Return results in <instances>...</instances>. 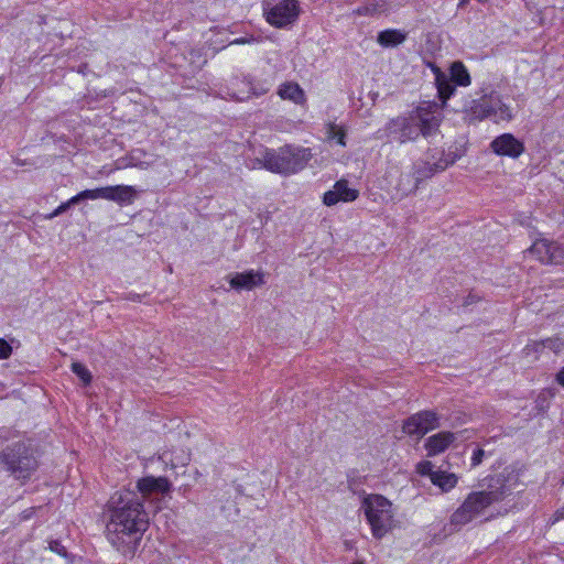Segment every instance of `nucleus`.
Returning a JSON list of instances; mask_svg holds the SVG:
<instances>
[{"label": "nucleus", "mask_w": 564, "mask_h": 564, "mask_svg": "<svg viewBox=\"0 0 564 564\" xmlns=\"http://www.w3.org/2000/svg\"><path fill=\"white\" fill-rule=\"evenodd\" d=\"M108 508L107 539L118 550L124 546L131 549L149 525V517L139 495L128 489L117 491L111 496Z\"/></svg>", "instance_id": "f257e3e1"}, {"label": "nucleus", "mask_w": 564, "mask_h": 564, "mask_svg": "<svg viewBox=\"0 0 564 564\" xmlns=\"http://www.w3.org/2000/svg\"><path fill=\"white\" fill-rule=\"evenodd\" d=\"M476 95L477 97L467 99L463 108L469 122L490 119L495 123H508L516 118L514 108L491 85L484 83Z\"/></svg>", "instance_id": "f03ea898"}, {"label": "nucleus", "mask_w": 564, "mask_h": 564, "mask_svg": "<svg viewBox=\"0 0 564 564\" xmlns=\"http://www.w3.org/2000/svg\"><path fill=\"white\" fill-rule=\"evenodd\" d=\"M360 509L370 527L372 536L377 540L383 539L400 524L397 508L392 501L382 495L369 494L365 496Z\"/></svg>", "instance_id": "7ed1b4c3"}, {"label": "nucleus", "mask_w": 564, "mask_h": 564, "mask_svg": "<svg viewBox=\"0 0 564 564\" xmlns=\"http://www.w3.org/2000/svg\"><path fill=\"white\" fill-rule=\"evenodd\" d=\"M311 158L310 149L286 145L276 151L267 149L258 161L272 173L290 175L303 170Z\"/></svg>", "instance_id": "20e7f679"}, {"label": "nucleus", "mask_w": 564, "mask_h": 564, "mask_svg": "<svg viewBox=\"0 0 564 564\" xmlns=\"http://www.w3.org/2000/svg\"><path fill=\"white\" fill-rule=\"evenodd\" d=\"M503 492L475 491L467 496L464 502L451 517V523L455 527H463L484 514L485 510L494 502L502 500Z\"/></svg>", "instance_id": "39448f33"}, {"label": "nucleus", "mask_w": 564, "mask_h": 564, "mask_svg": "<svg viewBox=\"0 0 564 564\" xmlns=\"http://www.w3.org/2000/svg\"><path fill=\"white\" fill-rule=\"evenodd\" d=\"M431 174V169H429V173H421L415 167L402 171L398 166H391L384 174V184L381 187L390 193L392 198L400 200L413 193L417 188L420 181Z\"/></svg>", "instance_id": "423d86ee"}, {"label": "nucleus", "mask_w": 564, "mask_h": 564, "mask_svg": "<svg viewBox=\"0 0 564 564\" xmlns=\"http://www.w3.org/2000/svg\"><path fill=\"white\" fill-rule=\"evenodd\" d=\"M434 74L442 106L454 95L456 90L455 85L467 87L471 84L470 75L462 62H454L451 65L449 75L441 72L438 68L434 69Z\"/></svg>", "instance_id": "0eeeda50"}, {"label": "nucleus", "mask_w": 564, "mask_h": 564, "mask_svg": "<svg viewBox=\"0 0 564 564\" xmlns=\"http://www.w3.org/2000/svg\"><path fill=\"white\" fill-rule=\"evenodd\" d=\"M263 12L269 24L280 29L286 28L299 17V2L297 0H264Z\"/></svg>", "instance_id": "6e6552de"}, {"label": "nucleus", "mask_w": 564, "mask_h": 564, "mask_svg": "<svg viewBox=\"0 0 564 564\" xmlns=\"http://www.w3.org/2000/svg\"><path fill=\"white\" fill-rule=\"evenodd\" d=\"M412 115L425 138L435 134L443 120L442 107L433 101L422 102Z\"/></svg>", "instance_id": "1a4fd4ad"}, {"label": "nucleus", "mask_w": 564, "mask_h": 564, "mask_svg": "<svg viewBox=\"0 0 564 564\" xmlns=\"http://www.w3.org/2000/svg\"><path fill=\"white\" fill-rule=\"evenodd\" d=\"M527 252L544 264L564 263V245L546 238H538Z\"/></svg>", "instance_id": "9d476101"}, {"label": "nucleus", "mask_w": 564, "mask_h": 564, "mask_svg": "<svg viewBox=\"0 0 564 564\" xmlns=\"http://www.w3.org/2000/svg\"><path fill=\"white\" fill-rule=\"evenodd\" d=\"M268 90L269 88L267 86H258L249 77L243 76L242 78L232 79L231 87L225 95H221V98L243 101L249 99L251 96H262Z\"/></svg>", "instance_id": "9b49d317"}, {"label": "nucleus", "mask_w": 564, "mask_h": 564, "mask_svg": "<svg viewBox=\"0 0 564 564\" xmlns=\"http://www.w3.org/2000/svg\"><path fill=\"white\" fill-rule=\"evenodd\" d=\"M440 426V417L433 411H422L410 416L403 423V432L409 435L423 436Z\"/></svg>", "instance_id": "f8f14e48"}, {"label": "nucleus", "mask_w": 564, "mask_h": 564, "mask_svg": "<svg viewBox=\"0 0 564 564\" xmlns=\"http://www.w3.org/2000/svg\"><path fill=\"white\" fill-rule=\"evenodd\" d=\"M139 195V191L132 185H110L97 188V198L115 202L120 206L131 205Z\"/></svg>", "instance_id": "ddd939ff"}, {"label": "nucleus", "mask_w": 564, "mask_h": 564, "mask_svg": "<svg viewBox=\"0 0 564 564\" xmlns=\"http://www.w3.org/2000/svg\"><path fill=\"white\" fill-rule=\"evenodd\" d=\"M490 149L497 155L518 159L524 152V144L512 133H502L490 142Z\"/></svg>", "instance_id": "4468645a"}, {"label": "nucleus", "mask_w": 564, "mask_h": 564, "mask_svg": "<svg viewBox=\"0 0 564 564\" xmlns=\"http://www.w3.org/2000/svg\"><path fill=\"white\" fill-rule=\"evenodd\" d=\"M230 288L236 291H251L265 283V274L261 270H247L227 276Z\"/></svg>", "instance_id": "2eb2a0df"}, {"label": "nucleus", "mask_w": 564, "mask_h": 564, "mask_svg": "<svg viewBox=\"0 0 564 564\" xmlns=\"http://www.w3.org/2000/svg\"><path fill=\"white\" fill-rule=\"evenodd\" d=\"M359 192L349 186L346 180L337 181L332 189L324 193L323 203L326 206H334L337 203H350L358 198Z\"/></svg>", "instance_id": "dca6fc26"}, {"label": "nucleus", "mask_w": 564, "mask_h": 564, "mask_svg": "<svg viewBox=\"0 0 564 564\" xmlns=\"http://www.w3.org/2000/svg\"><path fill=\"white\" fill-rule=\"evenodd\" d=\"M389 132H399L398 140L401 143L415 140L419 135H422L419 124L413 120L412 112L409 117L397 118L389 123Z\"/></svg>", "instance_id": "f3484780"}, {"label": "nucleus", "mask_w": 564, "mask_h": 564, "mask_svg": "<svg viewBox=\"0 0 564 564\" xmlns=\"http://www.w3.org/2000/svg\"><path fill=\"white\" fill-rule=\"evenodd\" d=\"M3 460L9 466V469L17 475L18 478H28L32 471L37 467L36 460L29 456L10 457L9 454H3Z\"/></svg>", "instance_id": "a211bd4d"}, {"label": "nucleus", "mask_w": 564, "mask_h": 564, "mask_svg": "<svg viewBox=\"0 0 564 564\" xmlns=\"http://www.w3.org/2000/svg\"><path fill=\"white\" fill-rule=\"evenodd\" d=\"M278 96L282 100H288L297 106L306 104V94L304 89L295 82H284L278 87Z\"/></svg>", "instance_id": "6ab92c4d"}, {"label": "nucleus", "mask_w": 564, "mask_h": 564, "mask_svg": "<svg viewBox=\"0 0 564 564\" xmlns=\"http://www.w3.org/2000/svg\"><path fill=\"white\" fill-rule=\"evenodd\" d=\"M139 491L145 498L147 496L158 492L165 494L170 491L171 484L165 477H152L148 476L138 481L137 485Z\"/></svg>", "instance_id": "aec40b11"}, {"label": "nucleus", "mask_w": 564, "mask_h": 564, "mask_svg": "<svg viewBox=\"0 0 564 564\" xmlns=\"http://www.w3.org/2000/svg\"><path fill=\"white\" fill-rule=\"evenodd\" d=\"M456 436L451 432H440L430 436L425 442V449L429 456L443 453L455 441Z\"/></svg>", "instance_id": "412c9836"}, {"label": "nucleus", "mask_w": 564, "mask_h": 564, "mask_svg": "<svg viewBox=\"0 0 564 564\" xmlns=\"http://www.w3.org/2000/svg\"><path fill=\"white\" fill-rule=\"evenodd\" d=\"M145 153L142 150H133L130 152V154L120 161H118L117 169H128V167H134L139 170H148L150 166H152V162L143 161L141 159L142 155Z\"/></svg>", "instance_id": "4be33fe9"}, {"label": "nucleus", "mask_w": 564, "mask_h": 564, "mask_svg": "<svg viewBox=\"0 0 564 564\" xmlns=\"http://www.w3.org/2000/svg\"><path fill=\"white\" fill-rule=\"evenodd\" d=\"M405 33L400 30H384L378 34V43L384 47H394L405 41Z\"/></svg>", "instance_id": "5701e85b"}, {"label": "nucleus", "mask_w": 564, "mask_h": 564, "mask_svg": "<svg viewBox=\"0 0 564 564\" xmlns=\"http://www.w3.org/2000/svg\"><path fill=\"white\" fill-rule=\"evenodd\" d=\"M457 476L453 473L436 470L432 477V484L437 486L442 491H449L457 485Z\"/></svg>", "instance_id": "b1692460"}, {"label": "nucleus", "mask_w": 564, "mask_h": 564, "mask_svg": "<svg viewBox=\"0 0 564 564\" xmlns=\"http://www.w3.org/2000/svg\"><path fill=\"white\" fill-rule=\"evenodd\" d=\"M325 135L328 141L335 142L340 147H346V129L344 126L327 122L325 124Z\"/></svg>", "instance_id": "393cba45"}, {"label": "nucleus", "mask_w": 564, "mask_h": 564, "mask_svg": "<svg viewBox=\"0 0 564 564\" xmlns=\"http://www.w3.org/2000/svg\"><path fill=\"white\" fill-rule=\"evenodd\" d=\"M530 347H532L534 350L549 348L554 352H558L564 347V343L560 338H546L540 343H533Z\"/></svg>", "instance_id": "a878e982"}, {"label": "nucleus", "mask_w": 564, "mask_h": 564, "mask_svg": "<svg viewBox=\"0 0 564 564\" xmlns=\"http://www.w3.org/2000/svg\"><path fill=\"white\" fill-rule=\"evenodd\" d=\"M160 458L165 462V463H170L172 467H177V466H185L188 464L189 462V454L182 451V453L176 456L175 458H172V457H169V454L167 452H163L160 456Z\"/></svg>", "instance_id": "bb28decb"}, {"label": "nucleus", "mask_w": 564, "mask_h": 564, "mask_svg": "<svg viewBox=\"0 0 564 564\" xmlns=\"http://www.w3.org/2000/svg\"><path fill=\"white\" fill-rule=\"evenodd\" d=\"M72 371L83 381L85 386L91 382V373L82 362H73Z\"/></svg>", "instance_id": "cd10ccee"}, {"label": "nucleus", "mask_w": 564, "mask_h": 564, "mask_svg": "<svg viewBox=\"0 0 564 564\" xmlns=\"http://www.w3.org/2000/svg\"><path fill=\"white\" fill-rule=\"evenodd\" d=\"M84 199H90V200L98 199L97 198V188L82 191L77 195H75L72 198H69L66 202V206L70 207L72 205H75V204H77V203H79L80 200H84Z\"/></svg>", "instance_id": "c85d7f7f"}, {"label": "nucleus", "mask_w": 564, "mask_h": 564, "mask_svg": "<svg viewBox=\"0 0 564 564\" xmlns=\"http://www.w3.org/2000/svg\"><path fill=\"white\" fill-rule=\"evenodd\" d=\"M433 467L434 466L430 460H422L416 465V471L422 476H429L432 480L433 474L436 471Z\"/></svg>", "instance_id": "c756f323"}, {"label": "nucleus", "mask_w": 564, "mask_h": 564, "mask_svg": "<svg viewBox=\"0 0 564 564\" xmlns=\"http://www.w3.org/2000/svg\"><path fill=\"white\" fill-rule=\"evenodd\" d=\"M12 354L11 345L3 338H0V359H8Z\"/></svg>", "instance_id": "7c9ffc66"}, {"label": "nucleus", "mask_w": 564, "mask_h": 564, "mask_svg": "<svg viewBox=\"0 0 564 564\" xmlns=\"http://www.w3.org/2000/svg\"><path fill=\"white\" fill-rule=\"evenodd\" d=\"M484 454L485 453L482 449H476L471 456V466H478L482 462Z\"/></svg>", "instance_id": "2f4dec72"}, {"label": "nucleus", "mask_w": 564, "mask_h": 564, "mask_svg": "<svg viewBox=\"0 0 564 564\" xmlns=\"http://www.w3.org/2000/svg\"><path fill=\"white\" fill-rule=\"evenodd\" d=\"M69 208V206H66V202L62 203L56 209H54V212H52L47 218L48 219H52L54 217H57L59 216L61 214L65 213L67 209Z\"/></svg>", "instance_id": "473e14b6"}, {"label": "nucleus", "mask_w": 564, "mask_h": 564, "mask_svg": "<svg viewBox=\"0 0 564 564\" xmlns=\"http://www.w3.org/2000/svg\"><path fill=\"white\" fill-rule=\"evenodd\" d=\"M253 42H257V40L251 36V37H240V39H236L235 41H232V44H250V43H253Z\"/></svg>", "instance_id": "72a5a7b5"}, {"label": "nucleus", "mask_w": 564, "mask_h": 564, "mask_svg": "<svg viewBox=\"0 0 564 564\" xmlns=\"http://www.w3.org/2000/svg\"><path fill=\"white\" fill-rule=\"evenodd\" d=\"M555 380L561 387H564V367L558 370Z\"/></svg>", "instance_id": "f704fd0d"}, {"label": "nucleus", "mask_w": 564, "mask_h": 564, "mask_svg": "<svg viewBox=\"0 0 564 564\" xmlns=\"http://www.w3.org/2000/svg\"><path fill=\"white\" fill-rule=\"evenodd\" d=\"M555 520L558 521V520H564V507L558 509L555 514Z\"/></svg>", "instance_id": "c9c22d12"}, {"label": "nucleus", "mask_w": 564, "mask_h": 564, "mask_svg": "<svg viewBox=\"0 0 564 564\" xmlns=\"http://www.w3.org/2000/svg\"><path fill=\"white\" fill-rule=\"evenodd\" d=\"M469 0H460L459 3H458V7L459 8H463L465 7L467 3H468Z\"/></svg>", "instance_id": "e433bc0d"}, {"label": "nucleus", "mask_w": 564, "mask_h": 564, "mask_svg": "<svg viewBox=\"0 0 564 564\" xmlns=\"http://www.w3.org/2000/svg\"><path fill=\"white\" fill-rule=\"evenodd\" d=\"M477 1H478V2H481V3H484V2H486L487 0H477Z\"/></svg>", "instance_id": "4c0bfd02"}, {"label": "nucleus", "mask_w": 564, "mask_h": 564, "mask_svg": "<svg viewBox=\"0 0 564 564\" xmlns=\"http://www.w3.org/2000/svg\"><path fill=\"white\" fill-rule=\"evenodd\" d=\"M354 564H362V563H354Z\"/></svg>", "instance_id": "58836bf2"}]
</instances>
